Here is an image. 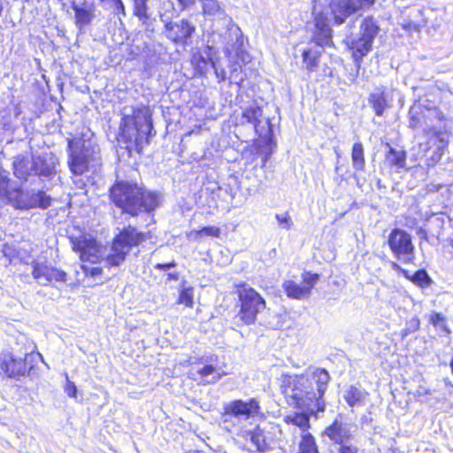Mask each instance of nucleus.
<instances>
[{
    "label": "nucleus",
    "instance_id": "obj_3",
    "mask_svg": "<svg viewBox=\"0 0 453 453\" xmlns=\"http://www.w3.org/2000/svg\"><path fill=\"white\" fill-rule=\"evenodd\" d=\"M151 114L147 108L133 110L131 115H124L121 119L118 141L126 145V149L131 153L135 150L142 154L145 145L155 135Z\"/></svg>",
    "mask_w": 453,
    "mask_h": 453
},
{
    "label": "nucleus",
    "instance_id": "obj_14",
    "mask_svg": "<svg viewBox=\"0 0 453 453\" xmlns=\"http://www.w3.org/2000/svg\"><path fill=\"white\" fill-rule=\"evenodd\" d=\"M32 276L41 286H54V283H65L67 273L48 262L33 261Z\"/></svg>",
    "mask_w": 453,
    "mask_h": 453
},
{
    "label": "nucleus",
    "instance_id": "obj_52",
    "mask_svg": "<svg viewBox=\"0 0 453 453\" xmlns=\"http://www.w3.org/2000/svg\"><path fill=\"white\" fill-rule=\"evenodd\" d=\"M206 235L218 237L219 235V228L216 226H204L201 230Z\"/></svg>",
    "mask_w": 453,
    "mask_h": 453
},
{
    "label": "nucleus",
    "instance_id": "obj_10",
    "mask_svg": "<svg viewBox=\"0 0 453 453\" xmlns=\"http://www.w3.org/2000/svg\"><path fill=\"white\" fill-rule=\"evenodd\" d=\"M263 109L256 102L247 106L242 112V122L250 124L256 134L271 144L274 140L273 125L269 118L262 121Z\"/></svg>",
    "mask_w": 453,
    "mask_h": 453
},
{
    "label": "nucleus",
    "instance_id": "obj_9",
    "mask_svg": "<svg viewBox=\"0 0 453 453\" xmlns=\"http://www.w3.org/2000/svg\"><path fill=\"white\" fill-rule=\"evenodd\" d=\"M388 245L394 257L403 264H413L415 260V247L412 238L405 230L395 227L388 237Z\"/></svg>",
    "mask_w": 453,
    "mask_h": 453
},
{
    "label": "nucleus",
    "instance_id": "obj_42",
    "mask_svg": "<svg viewBox=\"0 0 453 453\" xmlns=\"http://www.w3.org/2000/svg\"><path fill=\"white\" fill-rule=\"evenodd\" d=\"M9 173L0 169V196H11Z\"/></svg>",
    "mask_w": 453,
    "mask_h": 453
},
{
    "label": "nucleus",
    "instance_id": "obj_26",
    "mask_svg": "<svg viewBox=\"0 0 453 453\" xmlns=\"http://www.w3.org/2000/svg\"><path fill=\"white\" fill-rule=\"evenodd\" d=\"M368 104L372 108L378 117H381L385 111L389 108V103L386 95L385 88H376L367 98Z\"/></svg>",
    "mask_w": 453,
    "mask_h": 453
},
{
    "label": "nucleus",
    "instance_id": "obj_51",
    "mask_svg": "<svg viewBox=\"0 0 453 453\" xmlns=\"http://www.w3.org/2000/svg\"><path fill=\"white\" fill-rule=\"evenodd\" d=\"M177 266V263L173 260L168 263H157L154 265V268L158 271H168Z\"/></svg>",
    "mask_w": 453,
    "mask_h": 453
},
{
    "label": "nucleus",
    "instance_id": "obj_39",
    "mask_svg": "<svg viewBox=\"0 0 453 453\" xmlns=\"http://www.w3.org/2000/svg\"><path fill=\"white\" fill-rule=\"evenodd\" d=\"M177 303L192 308L194 305V288L188 287V288L179 289Z\"/></svg>",
    "mask_w": 453,
    "mask_h": 453
},
{
    "label": "nucleus",
    "instance_id": "obj_7",
    "mask_svg": "<svg viewBox=\"0 0 453 453\" xmlns=\"http://www.w3.org/2000/svg\"><path fill=\"white\" fill-rule=\"evenodd\" d=\"M160 21L164 24L162 34L177 46H188L192 43L196 27L188 19L172 20L166 13H160Z\"/></svg>",
    "mask_w": 453,
    "mask_h": 453
},
{
    "label": "nucleus",
    "instance_id": "obj_46",
    "mask_svg": "<svg viewBox=\"0 0 453 453\" xmlns=\"http://www.w3.org/2000/svg\"><path fill=\"white\" fill-rule=\"evenodd\" d=\"M65 393L71 398H76L78 389L74 382L71 381L68 377L66 378V384L65 387Z\"/></svg>",
    "mask_w": 453,
    "mask_h": 453
},
{
    "label": "nucleus",
    "instance_id": "obj_33",
    "mask_svg": "<svg viewBox=\"0 0 453 453\" xmlns=\"http://www.w3.org/2000/svg\"><path fill=\"white\" fill-rule=\"evenodd\" d=\"M284 421L288 425L298 426L302 430L301 436L304 433H310L308 431L310 428V416L304 411L288 414L284 418Z\"/></svg>",
    "mask_w": 453,
    "mask_h": 453
},
{
    "label": "nucleus",
    "instance_id": "obj_20",
    "mask_svg": "<svg viewBox=\"0 0 453 453\" xmlns=\"http://www.w3.org/2000/svg\"><path fill=\"white\" fill-rule=\"evenodd\" d=\"M71 8L74 12L75 26L81 33L95 19L96 6L94 3L82 0L81 2L72 1Z\"/></svg>",
    "mask_w": 453,
    "mask_h": 453
},
{
    "label": "nucleus",
    "instance_id": "obj_1",
    "mask_svg": "<svg viewBox=\"0 0 453 453\" xmlns=\"http://www.w3.org/2000/svg\"><path fill=\"white\" fill-rule=\"evenodd\" d=\"M330 381L326 368L310 366L299 375H284L282 388L290 405L317 414L326 411L325 394Z\"/></svg>",
    "mask_w": 453,
    "mask_h": 453
},
{
    "label": "nucleus",
    "instance_id": "obj_43",
    "mask_svg": "<svg viewBox=\"0 0 453 453\" xmlns=\"http://www.w3.org/2000/svg\"><path fill=\"white\" fill-rule=\"evenodd\" d=\"M275 219L280 228L289 230L293 226V221L288 212L277 213Z\"/></svg>",
    "mask_w": 453,
    "mask_h": 453
},
{
    "label": "nucleus",
    "instance_id": "obj_24",
    "mask_svg": "<svg viewBox=\"0 0 453 453\" xmlns=\"http://www.w3.org/2000/svg\"><path fill=\"white\" fill-rule=\"evenodd\" d=\"M348 47L352 52V58L357 69H360L364 57L372 49V42L358 36L350 39L348 42Z\"/></svg>",
    "mask_w": 453,
    "mask_h": 453
},
{
    "label": "nucleus",
    "instance_id": "obj_36",
    "mask_svg": "<svg viewBox=\"0 0 453 453\" xmlns=\"http://www.w3.org/2000/svg\"><path fill=\"white\" fill-rule=\"evenodd\" d=\"M250 441L255 445L258 452H265L268 449L266 436L264 430L259 427H257L250 433Z\"/></svg>",
    "mask_w": 453,
    "mask_h": 453
},
{
    "label": "nucleus",
    "instance_id": "obj_30",
    "mask_svg": "<svg viewBox=\"0 0 453 453\" xmlns=\"http://www.w3.org/2000/svg\"><path fill=\"white\" fill-rule=\"evenodd\" d=\"M379 31L380 27L377 20L372 16H367L361 22L359 36L373 43Z\"/></svg>",
    "mask_w": 453,
    "mask_h": 453
},
{
    "label": "nucleus",
    "instance_id": "obj_48",
    "mask_svg": "<svg viewBox=\"0 0 453 453\" xmlns=\"http://www.w3.org/2000/svg\"><path fill=\"white\" fill-rule=\"evenodd\" d=\"M444 320H446V317L443 314L436 311L432 312V314L429 317V322L434 327L439 326Z\"/></svg>",
    "mask_w": 453,
    "mask_h": 453
},
{
    "label": "nucleus",
    "instance_id": "obj_13",
    "mask_svg": "<svg viewBox=\"0 0 453 453\" xmlns=\"http://www.w3.org/2000/svg\"><path fill=\"white\" fill-rule=\"evenodd\" d=\"M427 142L421 143L420 149L425 152L427 165L434 166L441 159L449 145V139L445 133L435 128H429L426 131Z\"/></svg>",
    "mask_w": 453,
    "mask_h": 453
},
{
    "label": "nucleus",
    "instance_id": "obj_21",
    "mask_svg": "<svg viewBox=\"0 0 453 453\" xmlns=\"http://www.w3.org/2000/svg\"><path fill=\"white\" fill-rule=\"evenodd\" d=\"M217 361V357H203L200 358L199 364L203 365L196 370V374L205 383L215 384L220 380L223 376L226 375V372H217L213 362Z\"/></svg>",
    "mask_w": 453,
    "mask_h": 453
},
{
    "label": "nucleus",
    "instance_id": "obj_47",
    "mask_svg": "<svg viewBox=\"0 0 453 453\" xmlns=\"http://www.w3.org/2000/svg\"><path fill=\"white\" fill-rule=\"evenodd\" d=\"M241 74V65L238 63H234L231 65V75L229 79H233L234 83L239 84L243 81L242 77L238 79V76Z\"/></svg>",
    "mask_w": 453,
    "mask_h": 453
},
{
    "label": "nucleus",
    "instance_id": "obj_4",
    "mask_svg": "<svg viewBox=\"0 0 453 453\" xmlns=\"http://www.w3.org/2000/svg\"><path fill=\"white\" fill-rule=\"evenodd\" d=\"M57 157L51 153L32 154L31 157L18 155L12 162L13 173L22 181L38 177L50 180L57 174Z\"/></svg>",
    "mask_w": 453,
    "mask_h": 453
},
{
    "label": "nucleus",
    "instance_id": "obj_28",
    "mask_svg": "<svg viewBox=\"0 0 453 453\" xmlns=\"http://www.w3.org/2000/svg\"><path fill=\"white\" fill-rule=\"evenodd\" d=\"M133 14L147 30H153V22L149 13L148 0H133Z\"/></svg>",
    "mask_w": 453,
    "mask_h": 453
},
{
    "label": "nucleus",
    "instance_id": "obj_35",
    "mask_svg": "<svg viewBox=\"0 0 453 453\" xmlns=\"http://www.w3.org/2000/svg\"><path fill=\"white\" fill-rule=\"evenodd\" d=\"M298 453H319L314 436L311 433H304L301 436Z\"/></svg>",
    "mask_w": 453,
    "mask_h": 453
},
{
    "label": "nucleus",
    "instance_id": "obj_54",
    "mask_svg": "<svg viewBox=\"0 0 453 453\" xmlns=\"http://www.w3.org/2000/svg\"><path fill=\"white\" fill-rule=\"evenodd\" d=\"M114 4V9L117 12V14H122L123 16H126V9L125 4L122 0H112Z\"/></svg>",
    "mask_w": 453,
    "mask_h": 453
},
{
    "label": "nucleus",
    "instance_id": "obj_18",
    "mask_svg": "<svg viewBox=\"0 0 453 453\" xmlns=\"http://www.w3.org/2000/svg\"><path fill=\"white\" fill-rule=\"evenodd\" d=\"M71 243L73 251L79 253L81 260L92 264L99 262L101 246L96 240L72 237Z\"/></svg>",
    "mask_w": 453,
    "mask_h": 453
},
{
    "label": "nucleus",
    "instance_id": "obj_32",
    "mask_svg": "<svg viewBox=\"0 0 453 453\" xmlns=\"http://www.w3.org/2000/svg\"><path fill=\"white\" fill-rule=\"evenodd\" d=\"M367 392L355 386H350L343 395V398L350 407L364 405Z\"/></svg>",
    "mask_w": 453,
    "mask_h": 453
},
{
    "label": "nucleus",
    "instance_id": "obj_41",
    "mask_svg": "<svg viewBox=\"0 0 453 453\" xmlns=\"http://www.w3.org/2000/svg\"><path fill=\"white\" fill-rule=\"evenodd\" d=\"M352 441H348V442H343L335 446L333 453H365L363 449Z\"/></svg>",
    "mask_w": 453,
    "mask_h": 453
},
{
    "label": "nucleus",
    "instance_id": "obj_38",
    "mask_svg": "<svg viewBox=\"0 0 453 453\" xmlns=\"http://www.w3.org/2000/svg\"><path fill=\"white\" fill-rule=\"evenodd\" d=\"M408 116L410 128L418 129L422 127L424 114L419 106H411L409 110Z\"/></svg>",
    "mask_w": 453,
    "mask_h": 453
},
{
    "label": "nucleus",
    "instance_id": "obj_60",
    "mask_svg": "<svg viewBox=\"0 0 453 453\" xmlns=\"http://www.w3.org/2000/svg\"><path fill=\"white\" fill-rule=\"evenodd\" d=\"M377 186H378L379 188H380V187H381V185H380V180H378V181H377Z\"/></svg>",
    "mask_w": 453,
    "mask_h": 453
},
{
    "label": "nucleus",
    "instance_id": "obj_16",
    "mask_svg": "<svg viewBox=\"0 0 453 453\" xmlns=\"http://www.w3.org/2000/svg\"><path fill=\"white\" fill-rule=\"evenodd\" d=\"M223 411L225 418L230 416L247 420L259 413L260 405L256 398H250L247 401L236 399L225 403ZM225 421H227V418H225Z\"/></svg>",
    "mask_w": 453,
    "mask_h": 453
},
{
    "label": "nucleus",
    "instance_id": "obj_50",
    "mask_svg": "<svg viewBox=\"0 0 453 453\" xmlns=\"http://www.w3.org/2000/svg\"><path fill=\"white\" fill-rule=\"evenodd\" d=\"M211 68L214 70V73L218 78L219 82L224 81L226 80V72L223 68H219L218 65L214 62L211 63Z\"/></svg>",
    "mask_w": 453,
    "mask_h": 453
},
{
    "label": "nucleus",
    "instance_id": "obj_53",
    "mask_svg": "<svg viewBox=\"0 0 453 453\" xmlns=\"http://www.w3.org/2000/svg\"><path fill=\"white\" fill-rule=\"evenodd\" d=\"M177 2L180 6V10L182 12L192 7L197 0H177ZM198 2H200V0H198Z\"/></svg>",
    "mask_w": 453,
    "mask_h": 453
},
{
    "label": "nucleus",
    "instance_id": "obj_29",
    "mask_svg": "<svg viewBox=\"0 0 453 453\" xmlns=\"http://www.w3.org/2000/svg\"><path fill=\"white\" fill-rule=\"evenodd\" d=\"M203 8V14L211 19H231L226 14L225 9L218 0H200Z\"/></svg>",
    "mask_w": 453,
    "mask_h": 453
},
{
    "label": "nucleus",
    "instance_id": "obj_55",
    "mask_svg": "<svg viewBox=\"0 0 453 453\" xmlns=\"http://www.w3.org/2000/svg\"><path fill=\"white\" fill-rule=\"evenodd\" d=\"M437 328H439L441 332H443L445 334L447 335H449L451 334V330L450 328L449 327V326L447 325V322L446 320H444L443 322H441L439 326H436Z\"/></svg>",
    "mask_w": 453,
    "mask_h": 453
},
{
    "label": "nucleus",
    "instance_id": "obj_23",
    "mask_svg": "<svg viewBox=\"0 0 453 453\" xmlns=\"http://www.w3.org/2000/svg\"><path fill=\"white\" fill-rule=\"evenodd\" d=\"M212 51V47L206 46L203 51L196 50L193 52L191 65L196 75H204L209 68L211 67V63H214Z\"/></svg>",
    "mask_w": 453,
    "mask_h": 453
},
{
    "label": "nucleus",
    "instance_id": "obj_56",
    "mask_svg": "<svg viewBox=\"0 0 453 453\" xmlns=\"http://www.w3.org/2000/svg\"><path fill=\"white\" fill-rule=\"evenodd\" d=\"M180 279V273L178 272H173V273H167V279H166V281H171V280H178Z\"/></svg>",
    "mask_w": 453,
    "mask_h": 453
},
{
    "label": "nucleus",
    "instance_id": "obj_31",
    "mask_svg": "<svg viewBox=\"0 0 453 453\" xmlns=\"http://www.w3.org/2000/svg\"><path fill=\"white\" fill-rule=\"evenodd\" d=\"M282 288L290 299L303 300L310 296L303 285L292 280H285L282 283Z\"/></svg>",
    "mask_w": 453,
    "mask_h": 453
},
{
    "label": "nucleus",
    "instance_id": "obj_61",
    "mask_svg": "<svg viewBox=\"0 0 453 453\" xmlns=\"http://www.w3.org/2000/svg\"><path fill=\"white\" fill-rule=\"evenodd\" d=\"M169 6H173V4L171 2H168Z\"/></svg>",
    "mask_w": 453,
    "mask_h": 453
},
{
    "label": "nucleus",
    "instance_id": "obj_8",
    "mask_svg": "<svg viewBox=\"0 0 453 453\" xmlns=\"http://www.w3.org/2000/svg\"><path fill=\"white\" fill-rule=\"evenodd\" d=\"M96 151L95 148L85 142H68L67 145V165L70 172L76 176H81L88 171L91 161L96 159Z\"/></svg>",
    "mask_w": 453,
    "mask_h": 453
},
{
    "label": "nucleus",
    "instance_id": "obj_6",
    "mask_svg": "<svg viewBox=\"0 0 453 453\" xmlns=\"http://www.w3.org/2000/svg\"><path fill=\"white\" fill-rule=\"evenodd\" d=\"M240 309L234 317L237 326L255 324L257 316L266 307L265 300L252 288L243 286L238 289Z\"/></svg>",
    "mask_w": 453,
    "mask_h": 453
},
{
    "label": "nucleus",
    "instance_id": "obj_45",
    "mask_svg": "<svg viewBox=\"0 0 453 453\" xmlns=\"http://www.w3.org/2000/svg\"><path fill=\"white\" fill-rule=\"evenodd\" d=\"M81 269L84 273L86 276L96 278L97 276L102 275L103 269L101 267L90 266L87 265H82Z\"/></svg>",
    "mask_w": 453,
    "mask_h": 453
},
{
    "label": "nucleus",
    "instance_id": "obj_40",
    "mask_svg": "<svg viewBox=\"0 0 453 453\" xmlns=\"http://www.w3.org/2000/svg\"><path fill=\"white\" fill-rule=\"evenodd\" d=\"M302 280L303 282V287L307 290L308 295H311V289L314 288L315 284L319 280V274L311 273V272H304L302 274Z\"/></svg>",
    "mask_w": 453,
    "mask_h": 453
},
{
    "label": "nucleus",
    "instance_id": "obj_34",
    "mask_svg": "<svg viewBox=\"0 0 453 453\" xmlns=\"http://www.w3.org/2000/svg\"><path fill=\"white\" fill-rule=\"evenodd\" d=\"M352 167L356 172H363L365 168V149L361 142H356L351 148Z\"/></svg>",
    "mask_w": 453,
    "mask_h": 453
},
{
    "label": "nucleus",
    "instance_id": "obj_25",
    "mask_svg": "<svg viewBox=\"0 0 453 453\" xmlns=\"http://www.w3.org/2000/svg\"><path fill=\"white\" fill-rule=\"evenodd\" d=\"M226 42L225 47V53L230 54L235 52L237 55L242 53L243 37L240 27L234 24H231L226 32Z\"/></svg>",
    "mask_w": 453,
    "mask_h": 453
},
{
    "label": "nucleus",
    "instance_id": "obj_15",
    "mask_svg": "<svg viewBox=\"0 0 453 453\" xmlns=\"http://www.w3.org/2000/svg\"><path fill=\"white\" fill-rule=\"evenodd\" d=\"M51 197L42 190H15L14 207L19 210L33 208L47 209L50 206Z\"/></svg>",
    "mask_w": 453,
    "mask_h": 453
},
{
    "label": "nucleus",
    "instance_id": "obj_59",
    "mask_svg": "<svg viewBox=\"0 0 453 453\" xmlns=\"http://www.w3.org/2000/svg\"><path fill=\"white\" fill-rule=\"evenodd\" d=\"M449 366H450V369H451V372L453 374V357L450 360Z\"/></svg>",
    "mask_w": 453,
    "mask_h": 453
},
{
    "label": "nucleus",
    "instance_id": "obj_19",
    "mask_svg": "<svg viewBox=\"0 0 453 453\" xmlns=\"http://www.w3.org/2000/svg\"><path fill=\"white\" fill-rule=\"evenodd\" d=\"M322 435L327 437L334 446L355 439L351 425L338 418H335L332 424L325 428Z\"/></svg>",
    "mask_w": 453,
    "mask_h": 453
},
{
    "label": "nucleus",
    "instance_id": "obj_57",
    "mask_svg": "<svg viewBox=\"0 0 453 453\" xmlns=\"http://www.w3.org/2000/svg\"><path fill=\"white\" fill-rule=\"evenodd\" d=\"M188 287L189 286H187V280H182L181 282H180L179 289L188 288Z\"/></svg>",
    "mask_w": 453,
    "mask_h": 453
},
{
    "label": "nucleus",
    "instance_id": "obj_27",
    "mask_svg": "<svg viewBox=\"0 0 453 453\" xmlns=\"http://www.w3.org/2000/svg\"><path fill=\"white\" fill-rule=\"evenodd\" d=\"M324 52V48L316 44L309 46L302 52L303 64L308 73L317 71L319 66V58Z\"/></svg>",
    "mask_w": 453,
    "mask_h": 453
},
{
    "label": "nucleus",
    "instance_id": "obj_5",
    "mask_svg": "<svg viewBox=\"0 0 453 453\" xmlns=\"http://www.w3.org/2000/svg\"><path fill=\"white\" fill-rule=\"evenodd\" d=\"M150 237V232L139 230L137 226L130 224L122 228H118V232L111 241V252L104 259L106 266L117 267L121 265L130 251L134 248H138Z\"/></svg>",
    "mask_w": 453,
    "mask_h": 453
},
{
    "label": "nucleus",
    "instance_id": "obj_11",
    "mask_svg": "<svg viewBox=\"0 0 453 453\" xmlns=\"http://www.w3.org/2000/svg\"><path fill=\"white\" fill-rule=\"evenodd\" d=\"M376 0H332L329 4V11L333 24L341 26L346 20L360 11L372 7Z\"/></svg>",
    "mask_w": 453,
    "mask_h": 453
},
{
    "label": "nucleus",
    "instance_id": "obj_2",
    "mask_svg": "<svg viewBox=\"0 0 453 453\" xmlns=\"http://www.w3.org/2000/svg\"><path fill=\"white\" fill-rule=\"evenodd\" d=\"M111 203L132 218L151 214L160 204V194L134 180H116L109 188Z\"/></svg>",
    "mask_w": 453,
    "mask_h": 453
},
{
    "label": "nucleus",
    "instance_id": "obj_37",
    "mask_svg": "<svg viewBox=\"0 0 453 453\" xmlns=\"http://www.w3.org/2000/svg\"><path fill=\"white\" fill-rule=\"evenodd\" d=\"M411 282L421 288H426L432 285L433 280L425 269H418L411 275Z\"/></svg>",
    "mask_w": 453,
    "mask_h": 453
},
{
    "label": "nucleus",
    "instance_id": "obj_12",
    "mask_svg": "<svg viewBox=\"0 0 453 453\" xmlns=\"http://www.w3.org/2000/svg\"><path fill=\"white\" fill-rule=\"evenodd\" d=\"M333 21L330 14L329 6L326 9L313 12L314 27L311 42L320 47H329L333 45V29L330 21Z\"/></svg>",
    "mask_w": 453,
    "mask_h": 453
},
{
    "label": "nucleus",
    "instance_id": "obj_58",
    "mask_svg": "<svg viewBox=\"0 0 453 453\" xmlns=\"http://www.w3.org/2000/svg\"><path fill=\"white\" fill-rule=\"evenodd\" d=\"M186 453H205L202 450H197V449H190L188 451H187Z\"/></svg>",
    "mask_w": 453,
    "mask_h": 453
},
{
    "label": "nucleus",
    "instance_id": "obj_44",
    "mask_svg": "<svg viewBox=\"0 0 453 453\" xmlns=\"http://www.w3.org/2000/svg\"><path fill=\"white\" fill-rule=\"evenodd\" d=\"M420 321L417 317H414L407 321L405 328L403 330V335L414 333L419 329Z\"/></svg>",
    "mask_w": 453,
    "mask_h": 453
},
{
    "label": "nucleus",
    "instance_id": "obj_17",
    "mask_svg": "<svg viewBox=\"0 0 453 453\" xmlns=\"http://www.w3.org/2000/svg\"><path fill=\"white\" fill-rule=\"evenodd\" d=\"M31 366L27 365L26 358L16 357L11 352L0 353V374H5L9 378H19L26 376Z\"/></svg>",
    "mask_w": 453,
    "mask_h": 453
},
{
    "label": "nucleus",
    "instance_id": "obj_22",
    "mask_svg": "<svg viewBox=\"0 0 453 453\" xmlns=\"http://www.w3.org/2000/svg\"><path fill=\"white\" fill-rule=\"evenodd\" d=\"M387 149L385 152L384 164L387 167L400 173L406 168L407 153L403 149H396L389 142L384 144Z\"/></svg>",
    "mask_w": 453,
    "mask_h": 453
},
{
    "label": "nucleus",
    "instance_id": "obj_49",
    "mask_svg": "<svg viewBox=\"0 0 453 453\" xmlns=\"http://www.w3.org/2000/svg\"><path fill=\"white\" fill-rule=\"evenodd\" d=\"M390 265H391V268L395 271V272H399L400 273H402V275L406 278L407 280H411V275L410 273V272L404 268H403L398 263L395 262V261H391L390 262Z\"/></svg>",
    "mask_w": 453,
    "mask_h": 453
}]
</instances>
